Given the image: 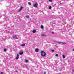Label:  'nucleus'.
<instances>
[{
    "label": "nucleus",
    "instance_id": "nucleus-24",
    "mask_svg": "<svg viewBox=\"0 0 74 74\" xmlns=\"http://www.w3.org/2000/svg\"><path fill=\"white\" fill-rule=\"evenodd\" d=\"M15 72H16V73H17V72H18V71L17 70Z\"/></svg>",
    "mask_w": 74,
    "mask_h": 74
},
{
    "label": "nucleus",
    "instance_id": "nucleus-8",
    "mask_svg": "<svg viewBox=\"0 0 74 74\" xmlns=\"http://www.w3.org/2000/svg\"><path fill=\"white\" fill-rule=\"evenodd\" d=\"M36 32V30H33L32 31V32L33 33H35Z\"/></svg>",
    "mask_w": 74,
    "mask_h": 74
},
{
    "label": "nucleus",
    "instance_id": "nucleus-23",
    "mask_svg": "<svg viewBox=\"0 0 74 74\" xmlns=\"http://www.w3.org/2000/svg\"><path fill=\"white\" fill-rule=\"evenodd\" d=\"M51 33H52V34H54V32H51Z\"/></svg>",
    "mask_w": 74,
    "mask_h": 74
},
{
    "label": "nucleus",
    "instance_id": "nucleus-12",
    "mask_svg": "<svg viewBox=\"0 0 74 74\" xmlns=\"http://www.w3.org/2000/svg\"><path fill=\"white\" fill-rule=\"evenodd\" d=\"M21 46H22V47H24V46H25V44H22L21 45Z\"/></svg>",
    "mask_w": 74,
    "mask_h": 74
},
{
    "label": "nucleus",
    "instance_id": "nucleus-5",
    "mask_svg": "<svg viewBox=\"0 0 74 74\" xmlns=\"http://www.w3.org/2000/svg\"><path fill=\"white\" fill-rule=\"evenodd\" d=\"M22 8H23V7H21L20 8V9L18 10V12H20V11H21L22 10Z\"/></svg>",
    "mask_w": 74,
    "mask_h": 74
},
{
    "label": "nucleus",
    "instance_id": "nucleus-19",
    "mask_svg": "<svg viewBox=\"0 0 74 74\" xmlns=\"http://www.w3.org/2000/svg\"><path fill=\"white\" fill-rule=\"evenodd\" d=\"M0 74H3V72H1Z\"/></svg>",
    "mask_w": 74,
    "mask_h": 74
},
{
    "label": "nucleus",
    "instance_id": "nucleus-20",
    "mask_svg": "<svg viewBox=\"0 0 74 74\" xmlns=\"http://www.w3.org/2000/svg\"><path fill=\"white\" fill-rule=\"evenodd\" d=\"M49 1H50V2H52V0H49Z\"/></svg>",
    "mask_w": 74,
    "mask_h": 74
},
{
    "label": "nucleus",
    "instance_id": "nucleus-22",
    "mask_svg": "<svg viewBox=\"0 0 74 74\" xmlns=\"http://www.w3.org/2000/svg\"><path fill=\"white\" fill-rule=\"evenodd\" d=\"M52 52H54L55 51L54 50H51Z\"/></svg>",
    "mask_w": 74,
    "mask_h": 74
},
{
    "label": "nucleus",
    "instance_id": "nucleus-6",
    "mask_svg": "<svg viewBox=\"0 0 74 74\" xmlns=\"http://www.w3.org/2000/svg\"><path fill=\"white\" fill-rule=\"evenodd\" d=\"M19 54H17V57L16 58V59L17 60V59H18L19 58Z\"/></svg>",
    "mask_w": 74,
    "mask_h": 74
},
{
    "label": "nucleus",
    "instance_id": "nucleus-16",
    "mask_svg": "<svg viewBox=\"0 0 74 74\" xmlns=\"http://www.w3.org/2000/svg\"><path fill=\"white\" fill-rule=\"evenodd\" d=\"M25 62H28V60H25Z\"/></svg>",
    "mask_w": 74,
    "mask_h": 74
},
{
    "label": "nucleus",
    "instance_id": "nucleus-3",
    "mask_svg": "<svg viewBox=\"0 0 74 74\" xmlns=\"http://www.w3.org/2000/svg\"><path fill=\"white\" fill-rule=\"evenodd\" d=\"M38 6V3H36L33 5V7H35V8H36Z\"/></svg>",
    "mask_w": 74,
    "mask_h": 74
},
{
    "label": "nucleus",
    "instance_id": "nucleus-18",
    "mask_svg": "<svg viewBox=\"0 0 74 74\" xmlns=\"http://www.w3.org/2000/svg\"><path fill=\"white\" fill-rule=\"evenodd\" d=\"M26 18H29V16H26Z\"/></svg>",
    "mask_w": 74,
    "mask_h": 74
},
{
    "label": "nucleus",
    "instance_id": "nucleus-7",
    "mask_svg": "<svg viewBox=\"0 0 74 74\" xmlns=\"http://www.w3.org/2000/svg\"><path fill=\"white\" fill-rule=\"evenodd\" d=\"M35 51L36 52H38L39 50H38V49H35Z\"/></svg>",
    "mask_w": 74,
    "mask_h": 74
},
{
    "label": "nucleus",
    "instance_id": "nucleus-14",
    "mask_svg": "<svg viewBox=\"0 0 74 74\" xmlns=\"http://www.w3.org/2000/svg\"><path fill=\"white\" fill-rule=\"evenodd\" d=\"M3 51H4V52H5V51H7V49H3Z\"/></svg>",
    "mask_w": 74,
    "mask_h": 74
},
{
    "label": "nucleus",
    "instance_id": "nucleus-11",
    "mask_svg": "<svg viewBox=\"0 0 74 74\" xmlns=\"http://www.w3.org/2000/svg\"><path fill=\"white\" fill-rule=\"evenodd\" d=\"M42 36H43L44 37H45V36H46V35L42 34Z\"/></svg>",
    "mask_w": 74,
    "mask_h": 74
},
{
    "label": "nucleus",
    "instance_id": "nucleus-1",
    "mask_svg": "<svg viewBox=\"0 0 74 74\" xmlns=\"http://www.w3.org/2000/svg\"><path fill=\"white\" fill-rule=\"evenodd\" d=\"M41 56H42L44 57L45 56V55H46V53L45 52L42 51L41 52Z\"/></svg>",
    "mask_w": 74,
    "mask_h": 74
},
{
    "label": "nucleus",
    "instance_id": "nucleus-9",
    "mask_svg": "<svg viewBox=\"0 0 74 74\" xmlns=\"http://www.w3.org/2000/svg\"><path fill=\"white\" fill-rule=\"evenodd\" d=\"M23 52H20V53H19V54H20V55H22V54H23Z\"/></svg>",
    "mask_w": 74,
    "mask_h": 74
},
{
    "label": "nucleus",
    "instance_id": "nucleus-4",
    "mask_svg": "<svg viewBox=\"0 0 74 74\" xmlns=\"http://www.w3.org/2000/svg\"><path fill=\"white\" fill-rule=\"evenodd\" d=\"M58 43V44H63L64 45L66 44V43L64 42H59Z\"/></svg>",
    "mask_w": 74,
    "mask_h": 74
},
{
    "label": "nucleus",
    "instance_id": "nucleus-17",
    "mask_svg": "<svg viewBox=\"0 0 74 74\" xmlns=\"http://www.w3.org/2000/svg\"><path fill=\"white\" fill-rule=\"evenodd\" d=\"M51 6H50L49 7V9H51Z\"/></svg>",
    "mask_w": 74,
    "mask_h": 74
},
{
    "label": "nucleus",
    "instance_id": "nucleus-25",
    "mask_svg": "<svg viewBox=\"0 0 74 74\" xmlns=\"http://www.w3.org/2000/svg\"><path fill=\"white\" fill-rule=\"evenodd\" d=\"M73 51H74V49H73Z\"/></svg>",
    "mask_w": 74,
    "mask_h": 74
},
{
    "label": "nucleus",
    "instance_id": "nucleus-15",
    "mask_svg": "<svg viewBox=\"0 0 74 74\" xmlns=\"http://www.w3.org/2000/svg\"><path fill=\"white\" fill-rule=\"evenodd\" d=\"M62 56H63V58H66V57L64 55H62Z\"/></svg>",
    "mask_w": 74,
    "mask_h": 74
},
{
    "label": "nucleus",
    "instance_id": "nucleus-2",
    "mask_svg": "<svg viewBox=\"0 0 74 74\" xmlns=\"http://www.w3.org/2000/svg\"><path fill=\"white\" fill-rule=\"evenodd\" d=\"M18 37V36L17 35H14L13 36V37L14 39H17Z\"/></svg>",
    "mask_w": 74,
    "mask_h": 74
},
{
    "label": "nucleus",
    "instance_id": "nucleus-21",
    "mask_svg": "<svg viewBox=\"0 0 74 74\" xmlns=\"http://www.w3.org/2000/svg\"><path fill=\"white\" fill-rule=\"evenodd\" d=\"M56 56H58V54H56Z\"/></svg>",
    "mask_w": 74,
    "mask_h": 74
},
{
    "label": "nucleus",
    "instance_id": "nucleus-13",
    "mask_svg": "<svg viewBox=\"0 0 74 74\" xmlns=\"http://www.w3.org/2000/svg\"><path fill=\"white\" fill-rule=\"evenodd\" d=\"M28 4L29 5H32V3L30 2L28 3Z\"/></svg>",
    "mask_w": 74,
    "mask_h": 74
},
{
    "label": "nucleus",
    "instance_id": "nucleus-10",
    "mask_svg": "<svg viewBox=\"0 0 74 74\" xmlns=\"http://www.w3.org/2000/svg\"><path fill=\"white\" fill-rule=\"evenodd\" d=\"M41 29H44V26H43L42 25H41Z\"/></svg>",
    "mask_w": 74,
    "mask_h": 74
}]
</instances>
